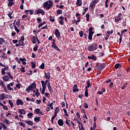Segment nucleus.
Masks as SVG:
<instances>
[{
	"mask_svg": "<svg viewBox=\"0 0 130 130\" xmlns=\"http://www.w3.org/2000/svg\"><path fill=\"white\" fill-rule=\"evenodd\" d=\"M88 59H93V60H97V57L94 55H91V56H88L87 57Z\"/></svg>",
	"mask_w": 130,
	"mask_h": 130,
	"instance_id": "nucleus-8",
	"label": "nucleus"
},
{
	"mask_svg": "<svg viewBox=\"0 0 130 130\" xmlns=\"http://www.w3.org/2000/svg\"><path fill=\"white\" fill-rule=\"evenodd\" d=\"M49 21H50V22H55V19H54V17H52V16L50 15L49 16Z\"/></svg>",
	"mask_w": 130,
	"mask_h": 130,
	"instance_id": "nucleus-24",
	"label": "nucleus"
},
{
	"mask_svg": "<svg viewBox=\"0 0 130 130\" xmlns=\"http://www.w3.org/2000/svg\"><path fill=\"white\" fill-rule=\"evenodd\" d=\"M83 106H84V108H86V109L89 108V106H88V104H87L86 103H85L83 104Z\"/></svg>",
	"mask_w": 130,
	"mask_h": 130,
	"instance_id": "nucleus-50",
	"label": "nucleus"
},
{
	"mask_svg": "<svg viewBox=\"0 0 130 130\" xmlns=\"http://www.w3.org/2000/svg\"><path fill=\"white\" fill-rule=\"evenodd\" d=\"M36 88V83L34 82L28 86V88H27L25 89V91L27 93H30V91H33V90H34V89H35Z\"/></svg>",
	"mask_w": 130,
	"mask_h": 130,
	"instance_id": "nucleus-3",
	"label": "nucleus"
},
{
	"mask_svg": "<svg viewBox=\"0 0 130 130\" xmlns=\"http://www.w3.org/2000/svg\"><path fill=\"white\" fill-rule=\"evenodd\" d=\"M40 69H41V70H44L45 69V64L44 63H42L41 66L39 67Z\"/></svg>",
	"mask_w": 130,
	"mask_h": 130,
	"instance_id": "nucleus-25",
	"label": "nucleus"
},
{
	"mask_svg": "<svg viewBox=\"0 0 130 130\" xmlns=\"http://www.w3.org/2000/svg\"><path fill=\"white\" fill-rule=\"evenodd\" d=\"M54 48L55 49V50H57V51L60 52V50L58 48V47H57V46L55 47V48Z\"/></svg>",
	"mask_w": 130,
	"mask_h": 130,
	"instance_id": "nucleus-60",
	"label": "nucleus"
},
{
	"mask_svg": "<svg viewBox=\"0 0 130 130\" xmlns=\"http://www.w3.org/2000/svg\"><path fill=\"white\" fill-rule=\"evenodd\" d=\"M19 124L21 126H23V127H26V125L25 124V123H23L22 122H19Z\"/></svg>",
	"mask_w": 130,
	"mask_h": 130,
	"instance_id": "nucleus-30",
	"label": "nucleus"
},
{
	"mask_svg": "<svg viewBox=\"0 0 130 130\" xmlns=\"http://www.w3.org/2000/svg\"><path fill=\"white\" fill-rule=\"evenodd\" d=\"M81 22V17H77V20H76V25H78V23Z\"/></svg>",
	"mask_w": 130,
	"mask_h": 130,
	"instance_id": "nucleus-31",
	"label": "nucleus"
},
{
	"mask_svg": "<svg viewBox=\"0 0 130 130\" xmlns=\"http://www.w3.org/2000/svg\"><path fill=\"white\" fill-rule=\"evenodd\" d=\"M19 40L20 41H21V42H24V41L25 40V37L24 35L21 37V39Z\"/></svg>",
	"mask_w": 130,
	"mask_h": 130,
	"instance_id": "nucleus-43",
	"label": "nucleus"
},
{
	"mask_svg": "<svg viewBox=\"0 0 130 130\" xmlns=\"http://www.w3.org/2000/svg\"><path fill=\"white\" fill-rule=\"evenodd\" d=\"M113 87V82H111L109 85L110 89H111Z\"/></svg>",
	"mask_w": 130,
	"mask_h": 130,
	"instance_id": "nucleus-61",
	"label": "nucleus"
},
{
	"mask_svg": "<svg viewBox=\"0 0 130 130\" xmlns=\"http://www.w3.org/2000/svg\"><path fill=\"white\" fill-rule=\"evenodd\" d=\"M12 15H13V11L8 13V16L10 19H13L14 18V16H12Z\"/></svg>",
	"mask_w": 130,
	"mask_h": 130,
	"instance_id": "nucleus-29",
	"label": "nucleus"
},
{
	"mask_svg": "<svg viewBox=\"0 0 130 130\" xmlns=\"http://www.w3.org/2000/svg\"><path fill=\"white\" fill-rule=\"evenodd\" d=\"M40 118H41V117H35L34 118V120L36 122H39V121H40Z\"/></svg>",
	"mask_w": 130,
	"mask_h": 130,
	"instance_id": "nucleus-23",
	"label": "nucleus"
},
{
	"mask_svg": "<svg viewBox=\"0 0 130 130\" xmlns=\"http://www.w3.org/2000/svg\"><path fill=\"white\" fill-rule=\"evenodd\" d=\"M0 67H3V68H5L2 69V70H3L4 71H7V70H9V66H5L2 63H0Z\"/></svg>",
	"mask_w": 130,
	"mask_h": 130,
	"instance_id": "nucleus-10",
	"label": "nucleus"
},
{
	"mask_svg": "<svg viewBox=\"0 0 130 130\" xmlns=\"http://www.w3.org/2000/svg\"><path fill=\"white\" fill-rule=\"evenodd\" d=\"M37 42L36 41V37L35 36H33V40H32V43L34 44H35Z\"/></svg>",
	"mask_w": 130,
	"mask_h": 130,
	"instance_id": "nucleus-35",
	"label": "nucleus"
},
{
	"mask_svg": "<svg viewBox=\"0 0 130 130\" xmlns=\"http://www.w3.org/2000/svg\"><path fill=\"white\" fill-rule=\"evenodd\" d=\"M0 124L3 126V128H5V129L7 128V125H6L5 123L1 122L0 123Z\"/></svg>",
	"mask_w": 130,
	"mask_h": 130,
	"instance_id": "nucleus-41",
	"label": "nucleus"
},
{
	"mask_svg": "<svg viewBox=\"0 0 130 130\" xmlns=\"http://www.w3.org/2000/svg\"><path fill=\"white\" fill-rule=\"evenodd\" d=\"M6 94L5 93H2L0 95V100L2 101L4 100V99H6Z\"/></svg>",
	"mask_w": 130,
	"mask_h": 130,
	"instance_id": "nucleus-15",
	"label": "nucleus"
},
{
	"mask_svg": "<svg viewBox=\"0 0 130 130\" xmlns=\"http://www.w3.org/2000/svg\"><path fill=\"white\" fill-rule=\"evenodd\" d=\"M7 121H8V119L6 118V117L4 118V119H3V122H4V123H7Z\"/></svg>",
	"mask_w": 130,
	"mask_h": 130,
	"instance_id": "nucleus-63",
	"label": "nucleus"
},
{
	"mask_svg": "<svg viewBox=\"0 0 130 130\" xmlns=\"http://www.w3.org/2000/svg\"><path fill=\"white\" fill-rule=\"evenodd\" d=\"M1 73L2 75H3V76H5V75H6V71L3 70V69L2 70Z\"/></svg>",
	"mask_w": 130,
	"mask_h": 130,
	"instance_id": "nucleus-62",
	"label": "nucleus"
},
{
	"mask_svg": "<svg viewBox=\"0 0 130 130\" xmlns=\"http://www.w3.org/2000/svg\"><path fill=\"white\" fill-rule=\"evenodd\" d=\"M44 78L45 79H47L48 80H50V79L49 78V77H48V75H47V74H46V73L45 72V76H44Z\"/></svg>",
	"mask_w": 130,
	"mask_h": 130,
	"instance_id": "nucleus-49",
	"label": "nucleus"
},
{
	"mask_svg": "<svg viewBox=\"0 0 130 130\" xmlns=\"http://www.w3.org/2000/svg\"><path fill=\"white\" fill-rule=\"evenodd\" d=\"M93 34H94V32H89L88 34L89 40H92V37H93Z\"/></svg>",
	"mask_w": 130,
	"mask_h": 130,
	"instance_id": "nucleus-17",
	"label": "nucleus"
},
{
	"mask_svg": "<svg viewBox=\"0 0 130 130\" xmlns=\"http://www.w3.org/2000/svg\"><path fill=\"white\" fill-rule=\"evenodd\" d=\"M4 43H6V41L3 38H0V45H3Z\"/></svg>",
	"mask_w": 130,
	"mask_h": 130,
	"instance_id": "nucleus-19",
	"label": "nucleus"
},
{
	"mask_svg": "<svg viewBox=\"0 0 130 130\" xmlns=\"http://www.w3.org/2000/svg\"><path fill=\"white\" fill-rule=\"evenodd\" d=\"M19 61H22V62H23L24 61H27V59H26V58H19Z\"/></svg>",
	"mask_w": 130,
	"mask_h": 130,
	"instance_id": "nucleus-32",
	"label": "nucleus"
},
{
	"mask_svg": "<svg viewBox=\"0 0 130 130\" xmlns=\"http://www.w3.org/2000/svg\"><path fill=\"white\" fill-rule=\"evenodd\" d=\"M121 16H122V14L121 13H119L118 15V16L116 18L118 19V20L120 21V20H121Z\"/></svg>",
	"mask_w": 130,
	"mask_h": 130,
	"instance_id": "nucleus-33",
	"label": "nucleus"
},
{
	"mask_svg": "<svg viewBox=\"0 0 130 130\" xmlns=\"http://www.w3.org/2000/svg\"><path fill=\"white\" fill-rule=\"evenodd\" d=\"M58 124L59 126H62L63 125V120L61 119L58 120Z\"/></svg>",
	"mask_w": 130,
	"mask_h": 130,
	"instance_id": "nucleus-11",
	"label": "nucleus"
},
{
	"mask_svg": "<svg viewBox=\"0 0 130 130\" xmlns=\"http://www.w3.org/2000/svg\"><path fill=\"white\" fill-rule=\"evenodd\" d=\"M6 74H7V75H8L10 79H11V80H13V79H14V77H13V76H12V75H11L10 72H7Z\"/></svg>",
	"mask_w": 130,
	"mask_h": 130,
	"instance_id": "nucleus-27",
	"label": "nucleus"
},
{
	"mask_svg": "<svg viewBox=\"0 0 130 130\" xmlns=\"http://www.w3.org/2000/svg\"><path fill=\"white\" fill-rule=\"evenodd\" d=\"M64 113V116L66 117L69 116V114H68V111H67V110L66 109H63Z\"/></svg>",
	"mask_w": 130,
	"mask_h": 130,
	"instance_id": "nucleus-37",
	"label": "nucleus"
},
{
	"mask_svg": "<svg viewBox=\"0 0 130 130\" xmlns=\"http://www.w3.org/2000/svg\"><path fill=\"white\" fill-rule=\"evenodd\" d=\"M85 97H88V96H89V92H88V89H85Z\"/></svg>",
	"mask_w": 130,
	"mask_h": 130,
	"instance_id": "nucleus-34",
	"label": "nucleus"
},
{
	"mask_svg": "<svg viewBox=\"0 0 130 130\" xmlns=\"http://www.w3.org/2000/svg\"><path fill=\"white\" fill-rule=\"evenodd\" d=\"M80 37H82L84 36V31H80L79 32Z\"/></svg>",
	"mask_w": 130,
	"mask_h": 130,
	"instance_id": "nucleus-39",
	"label": "nucleus"
},
{
	"mask_svg": "<svg viewBox=\"0 0 130 130\" xmlns=\"http://www.w3.org/2000/svg\"><path fill=\"white\" fill-rule=\"evenodd\" d=\"M38 45H36V47H35L33 49L34 51H37L38 49Z\"/></svg>",
	"mask_w": 130,
	"mask_h": 130,
	"instance_id": "nucleus-51",
	"label": "nucleus"
},
{
	"mask_svg": "<svg viewBox=\"0 0 130 130\" xmlns=\"http://www.w3.org/2000/svg\"><path fill=\"white\" fill-rule=\"evenodd\" d=\"M16 87H17V88H18V89H20L21 88V84L20 83L17 84L16 85Z\"/></svg>",
	"mask_w": 130,
	"mask_h": 130,
	"instance_id": "nucleus-59",
	"label": "nucleus"
},
{
	"mask_svg": "<svg viewBox=\"0 0 130 130\" xmlns=\"http://www.w3.org/2000/svg\"><path fill=\"white\" fill-rule=\"evenodd\" d=\"M37 21L39 24H40V22H42V19L40 18H37Z\"/></svg>",
	"mask_w": 130,
	"mask_h": 130,
	"instance_id": "nucleus-54",
	"label": "nucleus"
},
{
	"mask_svg": "<svg viewBox=\"0 0 130 130\" xmlns=\"http://www.w3.org/2000/svg\"><path fill=\"white\" fill-rule=\"evenodd\" d=\"M14 5H15V3H14V2H9L8 7H12V6H14Z\"/></svg>",
	"mask_w": 130,
	"mask_h": 130,
	"instance_id": "nucleus-45",
	"label": "nucleus"
},
{
	"mask_svg": "<svg viewBox=\"0 0 130 130\" xmlns=\"http://www.w3.org/2000/svg\"><path fill=\"white\" fill-rule=\"evenodd\" d=\"M56 44H55V43L53 42V43H52V47L53 48H55L56 47Z\"/></svg>",
	"mask_w": 130,
	"mask_h": 130,
	"instance_id": "nucleus-57",
	"label": "nucleus"
},
{
	"mask_svg": "<svg viewBox=\"0 0 130 130\" xmlns=\"http://www.w3.org/2000/svg\"><path fill=\"white\" fill-rule=\"evenodd\" d=\"M97 44L93 43L91 44H89L87 47V50L88 51H95V50H97Z\"/></svg>",
	"mask_w": 130,
	"mask_h": 130,
	"instance_id": "nucleus-2",
	"label": "nucleus"
},
{
	"mask_svg": "<svg viewBox=\"0 0 130 130\" xmlns=\"http://www.w3.org/2000/svg\"><path fill=\"white\" fill-rule=\"evenodd\" d=\"M19 113H20V114H26V112L25 111V110L24 109H19L18 110Z\"/></svg>",
	"mask_w": 130,
	"mask_h": 130,
	"instance_id": "nucleus-21",
	"label": "nucleus"
},
{
	"mask_svg": "<svg viewBox=\"0 0 130 130\" xmlns=\"http://www.w3.org/2000/svg\"><path fill=\"white\" fill-rule=\"evenodd\" d=\"M95 6H96L95 3L92 2V1L90 4L89 9H90V8H91V10H93V8H94V7H95Z\"/></svg>",
	"mask_w": 130,
	"mask_h": 130,
	"instance_id": "nucleus-20",
	"label": "nucleus"
},
{
	"mask_svg": "<svg viewBox=\"0 0 130 130\" xmlns=\"http://www.w3.org/2000/svg\"><path fill=\"white\" fill-rule=\"evenodd\" d=\"M13 42L14 44H16L18 42V40H13Z\"/></svg>",
	"mask_w": 130,
	"mask_h": 130,
	"instance_id": "nucleus-64",
	"label": "nucleus"
},
{
	"mask_svg": "<svg viewBox=\"0 0 130 130\" xmlns=\"http://www.w3.org/2000/svg\"><path fill=\"white\" fill-rule=\"evenodd\" d=\"M78 87V85L77 84H74L73 86V92L74 93L76 92H79V88H77Z\"/></svg>",
	"mask_w": 130,
	"mask_h": 130,
	"instance_id": "nucleus-9",
	"label": "nucleus"
},
{
	"mask_svg": "<svg viewBox=\"0 0 130 130\" xmlns=\"http://www.w3.org/2000/svg\"><path fill=\"white\" fill-rule=\"evenodd\" d=\"M21 71L22 72V73H25L26 72V71L25 70V67H21Z\"/></svg>",
	"mask_w": 130,
	"mask_h": 130,
	"instance_id": "nucleus-55",
	"label": "nucleus"
},
{
	"mask_svg": "<svg viewBox=\"0 0 130 130\" xmlns=\"http://www.w3.org/2000/svg\"><path fill=\"white\" fill-rule=\"evenodd\" d=\"M95 68L98 69V70H100V71H102L103 69H105L106 68V64L105 63H101L100 66H98V64H95Z\"/></svg>",
	"mask_w": 130,
	"mask_h": 130,
	"instance_id": "nucleus-5",
	"label": "nucleus"
},
{
	"mask_svg": "<svg viewBox=\"0 0 130 130\" xmlns=\"http://www.w3.org/2000/svg\"><path fill=\"white\" fill-rule=\"evenodd\" d=\"M85 17L86 18V21H87V22H89V21L90 20V14H86Z\"/></svg>",
	"mask_w": 130,
	"mask_h": 130,
	"instance_id": "nucleus-28",
	"label": "nucleus"
},
{
	"mask_svg": "<svg viewBox=\"0 0 130 130\" xmlns=\"http://www.w3.org/2000/svg\"><path fill=\"white\" fill-rule=\"evenodd\" d=\"M76 5L77 6V7H81V6H82V1L81 0H77Z\"/></svg>",
	"mask_w": 130,
	"mask_h": 130,
	"instance_id": "nucleus-13",
	"label": "nucleus"
},
{
	"mask_svg": "<svg viewBox=\"0 0 130 130\" xmlns=\"http://www.w3.org/2000/svg\"><path fill=\"white\" fill-rule=\"evenodd\" d=\"M7 88L10 91H14V88H11V86H10V85H9V84L7 85Z\"/></svg>",
	"mask_w": 130,
	"mask_h": 130,
	"instance_id": "nucleus-38",
	"label": "nucleus"
},
{
	"mask_svg": "<svg viewBox=\"0 0 130 130\" xmlns=\"http://www.w3.org/2000/svg\"><path fill=\"white\" fill-rule=\"evenodd\" d=\"M0 85L2 86V87H5V85L4 84V81H3V80H0Z\"/></svg>",
	"mask_w": 130,
	"mask_h": 130,
	"instance_id": "nucleus-56",
	"label": "nucleus"
},
{
	"mask_svg": "<svg viewBox=\"0 0 130 130\" xmlns=\"http://www.w3.org/2000/svg\"><path fill=\"white\" fill-rule=\"evenodd\" d=\"M31 67L32 69H35V68H36V63L32 62L31 63Z\"/></svg>",
	"mask_w": 130,
	"mask_h": 130,
	"instance_id": "nucleus-47",
	"label": "nucleus"
},
{
	"mask_svg": "<svg viewBox=\"0 0 130 130\" xmlns=\"http://www.w3.org/2000/svg\"><path fill=\"white\" fill-rule=\"evenodd\" d=\"M53 6L52 1L51 0L47 1L44 3L43 8L46 9V10H48Z\"/></svg>",
	"mask_w": 130,
	"mask_h": 130,
	"instance_id": "nucleus-1",
	"label": "nucleus"
},
{
	"mask_svg": "<svg viewBox=\"0 0 130 130\" xmlns=\"http://www.w3.org/2000/svg\"><path fill=\"white\" fill-rule=\"evenodd\" d=\"M27 116L28 118H32V116H33V113H29L27 114Z\"/></svg>",
	"mask_w": 130,
	"mask_h": 130,
	"instance_id": "nucleus-40",
	"label": "nucleus"
},
{
	"mask_svg": "<svg viewBox=\"0 0 130 130\" xmlns=\"http://www.w3.org/2000/svg\"><path fill=\"white\" fill-rule=\"evenodd\" d=\"M89 33H94V31H93V27H89Z\"/></svg>",
	"mask_w": 130,
	"mask_h": 130,
	"instance_id": "nucleus-44",
	"label": "nucleus"
},
{
	"mask_svg": "<svg viewBox=\"0 0 130 130\" xmlns=\"http://www.w3.org/2000/svg\"><path fill=\"white\" fill-rule=\"evenodd\" d=\"M48 90H49L50 93H51H51L53 92V89H52V87H51V86L50 87H48Z\"/></svg>",
	"mask_w": 130,
	"mask_h": 130,
	"instance_id": "nucleus-48",
	"label": "nucleus"
},
{
	"mask_svg": "<svg viewBox=\"0 0 130 130\" xmlns=\"http://www.w3.org/2000/svg\"><path fill=\"white\" fill-rule=\"evenodd\" d=\"M34 14L35 15H39V14H41L42 16H44V15H45V12L43 9L39 8L37 10H35Z\"/></svg>",
	"mask_w": 130,
	"mask_h": 130,
	"instance_id": "nucleus-4",
	"label": "nucleus"
},
{
	"mask_svg": "<svg viewBox=\"0 0 130 130\" xmlns=\"http://www.w3.org/2000/svg\"><path fill=\"white\" fill-rule=\"evenodd\" d=\"M127 84H128L127 82L124 83V85L121 87L122 90L125 89V87L127 86Z\"/></svg>",
	"mask_w": 130,
	"mask_h": 130,
	"instance_id": "nucleus-42",
	"label": "nucleus"
},
{
	"mask_svg": "<svg viewBox=\"0 0 130 130\" xmlns=\"http://www.w3.org/2000/svg\"><path fill=\"white\" fill-rule=\"evenodd\" d=\"M87 86L85 87V89H88V88H90V86H91V83H90V80L87 81Z\"/></svg>",
	"mask_w": 130,
	"mask_h": 130,
	"instance_id": "nucleus-26",
	"label": "nucleus"
},
{
	"mask_svg": "<svg viewBox=\"0 0 130 130\" xmlns=\"http://www.w3.org/2000/svg\"><path fill=\"white\" fill-rule=\"evenodd\" d=\"M57 13L59 14V15H60L61 14H62V10H58L57 11Z\"/></svg>",
	"mask_w": 130,
	"mask_h": 130,
	"instance_id": "nucleus-53",
	"label": "nucleus"
},
{
	"mask_svg": "<svg viewBox=\"0 0 130 130\" xmlns=\"http://www.w3.org/2000/svg\"><path fill=\"white\" fill-rule=\"evenodd\" d=\"M9 103L11 108H13V105H14V103H13V101L10 100L9 101Z\"/></svg>",
	"mask_w": 130,
	"mask_h": 130,
	"instance_id": "nucleus-36",
	"label": "nucleus"
},
{
	"mask_svg": "<svg viewBox=\"0 0 130 130\" xmlns=\"http://www.w3.org/2000/svg\"><path fill=\"white\" fill-rule=\"evenodd\" d=\"M24 121L26 122V123H27L29 125H30L31 126H32V125L34 124V123H33V121H32L24 120Z\"/></svg>",
	"mask_w": 130,
	"mask_h": 130,
	"instance_id": "nucleus-16",
	"label": "nucleus"
},
{
	"mask_svg": "<svg viewBox=\"0 0 130 130\" xmlns=\"http://www.w3.org/2000/svg\"><path fill=\"white\" fill-rule=\"evenodd\" d=\"M54 34L56 36L57 38H59V37H60V32L58 29L56 28L55 29Z\"/></svg>",
	"mask_w": 130,
	"mask_h": 130,
	"instance_id": "nucleus-7",
	"label": "nucleus"
},
{
	"mask_svg": "<svg viewBox=\"0 0 130 130\" xmlns=\"http://www.w3.org/2000/svg\"><path fill=\"white\" fill-rule=\"evenodd\" d=\"M21 22L20 21H16V25L17 26L18 28H20V24Z\"/></svg>",
	"mask_w": 130,
	"mask_h": 130,
	"instance_id": "nucleus-52",
	"label": "nucleus"
},
{
	"mask_svg": "<svg viewBox=\"0 0 130 130\" xmlns=\"http://www.w3.org/2000/svg\"><path fill=\"white\" fill-rule=\"evenodd\" d=\"M23 104H24V103H23V101H22V100H17L16 101V105L17 106L23 105Z\"/></svg>",
	"mask_w": 130,
	"mask_h": 130,
	"instance_id": "nucleus-12",
	"label": "nucleus"
},
{
	"mask_svg": "<svg viewBox=\"0 0 130 130\" xmlns=\"http://www.w3.org/2000/svg\"><path fill=\"white\" fill-rule=\"evenodd\" d=\"M41 83L43 89H46V85L47 84L45 83V81H44V80H42Z\"/></svg>",
	"mask_w": 130,
	"mask_h": 130,
	"instance_id": "nucleus-14",
	"label": "nucleus"
},
{
	"mask_svg": "<svg viewBox=\"0 0 130 130\" xmlns=\"http://www.w3.org/2000/svg\"><path fill=\"white\" fill-rule=\"evenodd\" d=\"M40 109L37 108L34 110V112L36 113V114H39V115H43V113L42 111H40Z\"/></svg>",
	"mask_w": 130,
	"mask_h": 130,
	"instance_id": "nucleus-6",
	"label": "nucleus"
},
{
	"mask_svg": "<svg viewBox=\"0 0 130 130\" xmlns=\"http://www.w3.org/2000/svg\"><path fill=\"white\" fill-rule=\"evenodd\" d=\"M110 82H111V79H109L106 80L105 83L108 84V83H110Z\"/></svg>",
	"mask_w": 130,
	"mask_h": 130,
	"instance_id": "nucleus-58",
	"label": "nucleus"
},
{
	"mask_svg": "<svg viewBox=\"0 0 130 130\" xmlns=\"http://www.w3.org/2000/svg\"><path fill=\"white\" fill-rule=\"evenodd\" d=\"M3 81H5V82H8L9 81V76L5 75L3 77Z\"/></svg>",
	"mask_w": 130,
	"mask_h": 130,
	"instance_id": "nucleus-18",
	"label": "nucleus"
},
{
	"mask_svg": "<svg viewBox=\"0 0 130 130\" xmlns=\"http://www.w3.org/2000/svg\"><path fill=\"white\" fill-rule=\"evenodd\" d=\"M14 29L17 33H20V29L17 26L14 27Z\"/></svg>",
	"mask_w": 130,
	"mask_h": 130,
	"instance_id": "nucleus-46",
	"label": "nucleus"
},
{
	"mask_svg": "<svg viewBox=\"0 0 130 130\" xmlns=\"http://www.w3.org/2000/svg\"><path fill=\"white\" fill-rule=\"evenodd\" d=\"M115 69H120L121 68V65L119 63H116L114 66Z\"/></svg>",
	"mask_w": 130,
	"mask_h": 130,
	"instance_id": "nucleus-22",
	"label": "nucleus"
}]
</instances>
